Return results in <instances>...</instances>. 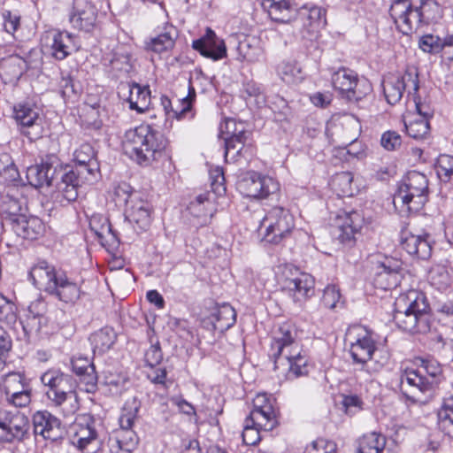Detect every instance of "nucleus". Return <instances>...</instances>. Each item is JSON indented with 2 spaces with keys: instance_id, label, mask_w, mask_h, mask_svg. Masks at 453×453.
Masks as SVG:
<instances>
[{
  "instance_id": "obj_1",
  "label": "nucleus",
  "mask_w": 453,
  "mask_h": 453,
  "mask_svg": "<svg viewBox=\"0 0 453 453\" xmlns=\"http://www.w3.org/2000/svg\"><path fill=\"white\" fill-rule=\"evenodd\" d=\"M269 357L278 376L293 380L309 373L308 357L301 353L296 328L288 323L281 325L273 336Z\"/></svg>"
},
{
  "instance_id": "obj_2",
  "label": "nucleus",
  "mask_w": 453,
  "mask_h": 453,
  "mask_svg": "<svg viewBox=\"0 0 453 453\" xmlns=\"http://www.w3.org/2000/svg\"><path fill=\"white\" fill-rule=\"evenodd\" d=\"M124 153L142 166L150 165L163 155L167 140L150 125L142 124L126 131L122 142Z\"/></svg>"
},
{
  "instance_id": "obj_3",
  "label": "nucleus",
  "mask_w": 453,
  "mask_h": 453,
  "mask_svg": "<svg viewBox=\"0 0 453 453\" xmlns=\"http://www.w3.org/2000/svg\"><path fill=\"white\" fill-rule=\"evenodd\" d=\"M396 326L410 334H426L431 330L429 304L424 293L410 289L395 302L393 315Z\"/></svg>"
},
{
  "instance_id": "obj_4",
  "label": "nucleus",
  "mask_w": 453,
  "mask_h": 453,
  "mask_svg": "<svg viewBox=\"0 0 453 453\" xmlns=\"http://www.w3.org/2000/svg\"><path fill=\"white\" fill-rule=\"evenodd\" d=\"M33 284L41 290L65 303H75L81 297V286L73 280L65 271L57 269L42 260L29 272Z\"/></svg>"
},
{
  "instance_id": "obj_5",
  "label": "nucleus",
  "mask_w": 453,
  "mask_h": 453,
  "mask_svg": "<svg viewBox=\"0 0 453 453\" xmlns=\"http://www.w3.org/2000/svg\"><path fill=\"white\" fill-rule=\"evenodd\" d=\"M41 381L48 388L45 391L47 398L60 408L64 416L70 417L77 412L80 403L75 391L76 382L72 375L50 369L42 374Z\"/></svg>"
},
{
  "instance_id": "obj_6",
  "label": "nucleus",
  "mask_w": 453,
  "mask_h": 453,
  "mask_svg": "<svg viewBox=\"0 0 453 453\" xmlns=\"http://www.w3.org/2000/svg\"><path fill=\"white\" fill-rule=\"evenodd\" d=\"M427 192L426 176L419 172H410L394 196V203H401L409 212H417L426 203Z\"/></svg>"
},
{
  "instance_id": "obj_7",
  "label": "nucleus",
  "mask_w": 453,
  "mask_h": 453,
  "mask_svg": "<svg viewBox=\"0 0 453 453\" xmlns=\"http://www.w3.org/2000/svg\"><path fill=\"white\" fill-rule=\"evenodd\" d=\"M139 405L134 407L125 405L119 417V429L110 435L107 446L111 453H132L138 444V436L133 430L137 419Z\"/></svg>"
},
{
  "instance_id": "obj_8",
  "label": "nucleus",
  "mask_w": 453,
  "mask_h": 453,
  "mask_svg": "<svg viewBox=\"0 0 453 453\" xmlns=\"http://www.w3.org/2000/svg\"><path fill=\"white\" fill-rule=\"evenodd\" d=\"M63 164L60 159L54 154L45 156L40 164H36L27 167L26 177L29 185L35 188L44 186L55 187L58 191V181L63 178L72 181L73 175L63 173Z\"/></svg>"
},
{
  "instance_id": "obj_9",
  "label": "nucleus",
  "mask_w": 453,
  "mask_h": 453,
  "mask_svg": "<svg viewBox=\"0 0 453 453\" xmlns=\"http://www.w3.org/2000/svg\"><path fill=\"white\" fill-rule=\"evenodd\" d=\"M279 284L281 290L291 296L296 302L308 298L314 293L313 277L291 265H284Z\"/></svg>"
},
{
  "instance_id": "obj_10",
  "label": "nucleus",
  "mask_w": 453,
  "mask_h": 453,
  "mask_svg": "<svg viewBox=\"0 0 453 453\" xmlns=\"http://www.w3.org/2000/svg\"><path fill=\"white\" fill-rule=\"evenodd\" d=\"M376 351V343L368 333L359 335L349 347L353 365L358 366L357 371L368 375L380 370L384 365V362L374 359Z\"/></svg>"
},
{
  "instance_id": "obj_11",
  "label": "nucleus",
  "mask_w": 453,
  "mask_h": 453,
  "mask_svg": "<svg viewBox=\"0 0 453 453\" xmlns=\"http://www.w3.org/2000/svg\"><path fill=\"white\" fill-rule=\"evenodd\" d=\"M262 225L265 226V241L277 244L291 233L295 221L288 210L276 206L265 214Z\"/></svg>"
},
{
  "instance_id": "obj_12",
  "label": "nucleus",
  "mask_w": 453,
  "mask_h": 453,
  "mask_svg": "<svg viewBox=\"0 0 453 453\" xmlns=\"http://www.w3.org/2000/svg\"><path fill=\"white\" fill-rule=\"evenodd\" d=\"M96 425L90 414L79 415L74 421L73 444L83 453H96L101 447Z\"/></svg>"
},
{
  "instance_id": "obj_13",
  "label": "nucleus",
  "mask_w": 453,
  "mask_h": 453,
  "mask_svg": "<svg viewBox=\"0 0 453 453\" xmlns=\"http://www.w3.org/2000/svg\"><path fill=\"white\" fill-rule=\"evenodd\" d=\"M29 419L19 411H0V442H20L29 437Z\"/></svg>"
},
{
  "instance_id": "obj_14",
  "label": "nucleus",
  "mask_w": 453,
  "mask_h": 453,
  "mask_svg": "<svg viewBox=\"0 0 453 453\" xmlns=\"http://www.w3.org/2000/svg\"><path fill=\"white\" fill-rule=\"evenodd\" d=\"M403 394L412 402H426L432 398L434 381L430 380L422 371L405 370L400 377Z\"/></svg>"
},
{
  "instance_id": "obj_15",
  "label": "nucleus",
  "mask_w": 453,
  "mask_h": 453,
  "mask_svg": "<svg viewBox=\"0 0 453 453\" xmlns=\"http://www.w3.org/2000/svg\"><path fill=\"white\" fill-rule=\"evenodd\" d=\"M382 88L388 104L395 105L402 99L404 90H407L408 96L418 94V73L406 71L403 75L390 74L383 80Z\"/></svg>"
},
{
  "instance_id": "obj_16",
  "label": "nucleus",
  "mask_w": 453,
  "mask_h": 453,
  "mask_svg": "<svg viewBox=\"0 0 453 453\" xmlns=\"http://www.w3.org/2000/svg\"><path fill=\"white\" fill-rule=\"evenodd\" d=\"M88 164L75 163L74 169L69 165H63V173L68 176L73 175L72 181L63 178L58 181V193H59L67 202H73L78 197V188L84 181H92L98 171H88Z\"/></svg>"
},
{
  "instance_id": "obj_17",
  "label": "nucleus",
  "mask_w": 453,
  "mask_h": 453,
  "mask_svg": "<svg viewBox=\"0 0 453 453\" xmlns=\"http://www.w3.org/2000/svg\"><path fill=\"white\" fill-rule=\"evenodd\" d=\"M240 191L247 197L264 199L274 195L280 188L272 177L256 172H249L238 183Z\"/></svg>"
},
{
  "instance_id": "obj_18",
  "label": "nucleus",
  "mask_w": 453,
  "mask_h": 453,
  "mask_svg": "<svg viewBox=\"0 0 453 453\" xmlns=\"http://www.w3.org/2000/svg\"><path fill=\"white\" fill-rule=\"evenodd\" d=\"M219 129L225 141V159L226 162H235L247 141L243 124L237 123L234 119H227L220 125Z\"/></svg>"
},
{
  "instance_id": "obj_19",
  "label": "nucleus",
  "mask_w": 453,
  "mask_h": 453,
  "mask_svg": "<svg viewBox=\"0 0 453 453\" xmlns=\"http://www.w3.org/2000/svg\"><path fill=\"white\" fill-rule=\"evenodd\" d=\"M10 226L12 231L23 239L35 240L44 230L42 221L37 217L27 218L24 214H17L15 211L8 212V215L0 221V227Z\"/></svg>"
},
{
  "instance_id": "obj_20",
  "label": "nucleus",
  "mask_w": 453,
  "mask_h": 453,
  "mask_svg": "<svg viewBox=\"0 0 453 453\" xmlns=\"http://www.w3.org/2000/svg\"><path fill=\"white\" fill-rule=\"evenodd\" d=\"M362 223L363 219L358 212H342L335 218L332 234L341 243L351 247L356 242V234L360 230Z\"/></svg>"
},
{
  "instance_id": "obj_21",
  "label": "nucleus",
  "mask_w": 453,
  "mask_h": 453,
  "mask_svg": "<svg viewBox=\"0 0 453 453\" xmlns=\"http://www.w3.org/2000/svg\"><path fill=\"white\" fill-rule=\"evenodd\" d=\"M402 264L392 257H385L377 263V272L373 278L376 288L391 289L400 285L402 280Z\"/></svg>"
},
{
  "instance_id": "obj_22",
  "label": "nucleus",
  "mask_w": 453,
  "mask_h": 453,
  "mask_svg": "<svg viewBox=\"0 0 453 453\" xmlns=\"http://www.w3.org/2000/svg\"><path fill=\"white\" fill-rule=\"evenodd\" d=\"M97 10L91 0H73L69 22L80 31L90 32L96 26Z\"/></svg>"
},
{
  "instance_id": "obj_23",
  "label": "nucleus",
  "mask_w": 453,
  "mask_h": 453,
  "mask_svg": "<svg viewBox=\"0 0 453 453\" xmlns=\"http://www.w3.org/2000/svg\"><path fill=\"white\" fill-rule=\"evenodd\" d=\"M334 88L349 100H360L365 92L357 87L360 83L357 74L349 68H340L332 75Z\"/></svg>"
},
{
  "instance_id": "obj_24",
  "label": "nucleus",
  "mask_w": 453,
  "mask_h": 453,
  "mask_svg": "<svg viewBox=\"0 0 453 453\" xmlns=\"http://www.w3.org/2000/svg\"><path fill=\"white\" fill-rule=\"evenodd\" d=\"M192 47L202 56L214 61L223 59L226 57V46L225 42L218 37L216 33L210 27L206 28V32L202 37L193 41Z\"/></svg>"
},
{
  "instance_id": "obj_25",
  "label": "nucleus",
  "mask_w": 453,
  "mask_h": 453,
  "mask_svg": "<svg viewBox=\"0 0 453 453\" xmlns=\"http://www.w3.org/2000/svg\"><path fill=\"white\" fill-rule=\"evenodd\" d=\"M14 119L20 125V132L30 141H35L42 137V127L38 122V112L27 105L14 107Z\"/></svg>"
},
{
  "instance_id": "obj_26",
  "label": "nucleus",
  "mask_w": 453,
  "mask_h": 453,
  "mask_svg": "<svg viewBox=\"0 0 453 453\" xmlns=\"http://www.w3.org/2000/svg\"><path fill=\"white\" fill-rule=\"evenodd\" d=\"M401 246L406 252L419 259H428L432 254V238L428 234H413L403 232L401 235Z\"/></svg>"
},
{
  "instance_id": "obj_27",
  "label": "nucleus",
  "mask_w": 453,
  "mask_h": 453,
  "mask_svg": "<svg viewBox=\"0 0 453 453\" xmlns=\"http://www.w3.org/2000/svg\"><path fill=\"white\" fill-rule=\"evenodd\" d=\"M34 432L46 440L57 441L62 435L60 420L48 411H37L33 416Z\"/></svg>"
},
{
  "instance_id": "obj_28",
  "label": "nucleus",
  "mask_w": 453,
  "mask_h": 453,
  "mask_svg": "<svg viewBox=\"0 0 453 453\" xmlns=\"http://www.w3.org/2000/svg\"><path fill=\"white\" fill-rule=\"evenodd\" d=\"M126 219L141 231L146 230L150 224V205L142 199L140 195H134V200L126 207Z\"/></svg>"
},
{
  "instance_id": "obj_29",
  "label": "nucleus",
  "mask_w": 453,
  "mask_h": 453,
  "mask_svg": "<svg viewBox=\"0 0 453 453\" xmlns=\"http://www.w3.org/2000/svg\"><path fill=\"white\" fill-rule=\"evenodd\" d=\"M326 9L317 5H303L298 11L295 10V22L301 23L307 29L316 30L326 25Z\"/></svg>"
},
{
  "instance_id": "obj_30",
  "label": "nucleus",
  "mask_w": 453,
  "mask_h": 453,
  "mask_svg": "<svg viewBox=\"0 0 453 453\" xmlns=\"http://www.w3.org/2000/svg\"><path fill=\"white\" fill-rule=\"evenodd\" d=\"M119 89V94L123 93L125 95L126 92L128 93L127 100L131 110L144 112L149 108L150 104V90L149 87H142L133 82L122 84Z\"/></svg>"
},
{
  "instance_id": "obj_31",
  "label": "nucleus",
  "mask_w": 453,
  "mask_h": 453,
  "mask_svg": "<svg viewBox=\"0 0 453 453\" xmlns=\"http://www.w3.org/2000/svg\"><path fill=\"white\" fill-rule=\"evenodd\" d=\"M73 36L65 31H56L52 33L50 50V55L56 60L65 59L74 50Z\"/></svg>"
},
{
  "instance_id": "obj_32",
  "label": "nucleus",
  "mask_w": 453,
  "mask_h": 453,
  "mask_svg": "<svg viewBox=\"0 0 453 453\" xmlns=\"http://www.w3.org/2000/svg\"><path fill=\"white\" fill-rule=\"evenodd\" d=\"M178 37V30L172 24L165 23L157 36L147 43V49L156 53H163L171 50Z\"/></svg>"
},
{
  "instance_id": "obj_33",
  "label": "nucleus",
  "mask_w": 453,
  "mask_h": 453,
  "mask_svg": "<svg viewBox=\"0 0 453 453\" xmlns=\"http://www.w3.org/2000/svg\"><path fill=\"white\" fill-rule=\"evenodd\" d=\"M209 319L214 330L223 333L234 325L236 321V311L229 303H225L216 306L212 310Z\"/></svg>"
},
{
  "instance_id": "obj_34",
  "label": "nucleus",
  "mask_w": 453,
  "mask_h": 453,
  "mask_svg": "<svg viewBox=\"0 0 453 453\" xmlns=\"http://www.w3.org/2000/svg\"><path fill=\"white\" fill-rule=\"evenodd\" d=\"M262 6L272 19L282 23L291 21L295 12L289 0H263Z\"/></svg>"
},
{
  "instance_id": "obj_35",
  "label": "nucleus",
  "mask_w": 453,
  "mask_h": 453,
  "mask_svg": "<svg viewBox=\"0 0 453 453\" xmlns=\"http://www.w3.org/2000/svg\"><path fill=\"white\" fill-rule=\"evenodd\" d=\"M117 334L112 327L104 326L89 336L94 354L102 355L108 351L115 343Z\"/></svg>"
},
{
  "instance_id": "obj_36",
  "label": "nucleus",
  "mask_w": 453,
  "mask_h": 453,
  "mask_svg": "<svg viewBox=\"0 0 453 453\" xmlns=\"http://www.w3.org/2000/svg\"><path fill=\"white\" fill-rule=\"evenodd\" d=\"M246 418H248V423L256 424L265 431H272L278 424L272 404H265L261 409L252 410Z\"/></svg>"
},
{
  "instance_id": "obj_37",
  "label": "nucleus",
  "mask_w": 453,
  "mask_h": 453,
  "mask_svg": "<svg viewBox=\"0 0 453 453\" xmlns=\"http://www.w3.org/2000/svg\"><path fill=\"white\" fill-rule=\"evenodd\" d=\"M240 59L248 62H257L264 56V50L260 47L257 38H246L240 42L237 47Z\"/></svg>"
},
{
  "instance_id": "obj_38",
  "label": "nucleus",
  "mask_w": 453,
  "mask_h": 453,
  "mask_svg": "<svg viewBox=\"0 0 453 453\" xmlns=\"http://www.w3.org/2000/svg\"><path fill=\"white\" fill-rule=\"evenodd\" d=\"M0 180L4 184H16L20 180L19 172L10 154L0 153Z\"/></svg>"
},
{
  "instance_id": "obj_39",
  "label": "nucleus",
  "mask_w": 453,
  "mask_h": 453,
  "mask_svg": "<svg viewBox=\"0 0 453 453\" xmlns=\"http://www.w3.org/2000/svg\"><path fill=\"white\" fill-rule=\"evenodd\" d=\"M386 445V439L375 432L363 435L358 440L357 453H380Z\"/></svg>"
},
{
  "instance_id": "obj_40",
  "label": "nucleus",
  "mask_w": 453,
  "mask_h": 453,
  "mask_svg": "<svg viewBox=\"0 0 453 453\" xmlns=\"http://www.w3.org/2000/svg\"><path fill=\"white\" fill-rule=\"evenodd\" d=\"M267 106L274 114V119L281 122L287 120L291 114L288 102L279 95L265 96Z\"/></svg>"
},
{
  "instance_id": "obj_41",
  "label": "nucleus",
  "mask_w": 453,
  "mask_h": 453,
  "mask_svg": "<svg viewBox=\"0 0 453 453\" xmlns=\"http://www.w3.org/2000/svg\"><path fill=\"white\" fill-rule=\"evenodd\" d=\"M46 317H35L32 315H26L25 319L18 323V326L21 327L23 336H19L20 340L28 342L30 337L40 332L42 326L46 325Z\"/></svg>"
},
{
  "instance_id": "obj_42",
  "label": "nucleus",
  "mask_w": 453,
  "mask_h": 453,
  "mask_svg": "<svg viewBox=\"0 0 453 453\" xmlns=\"http://www.w3.org/2000/svg\"><path fill=\"white\" fill-rule=\"evenodd\" d=\"M405 17L408 18V19L405 21L404 19H403L397 26L398 30L403 35H410L420 27L426 25L425 22H423L418 6L411 5Z\"/></svg>"
},
{
  "instance_id": "obj_43",
  "label": "nucleus",
  "mask_w": 453,
  "mask_h": 453,
  "mask_svg": "<svg viewBox=\"0 0 453 453\" xmlns=\"http://www.w3.org/2000/svg\"><path fill=\"white\" fill-rule=\"evenodd\" d=\"M74 161L78 164H88V171H99V163L94 148L89 143H82L74 151Z\"/></svg>"
},
{
  "instance_id": "obj_44",
  "label": "nucleus",
  "mask_w": 453,
  "mask_h": 453,
  "mask_svg": "<svg viewBox=\"0 0 453 453\" xmlns=\"http://www.w3.org/2000/svg\"><path fill=\"white\" fill-rule=\"evenodd\" d=\"M428 279L432 286L439 290H445L450 285V275L446 266L435 265L428 273Z\"/></svg>"
},
{
  "instance_id": "obj_45",
  "label": "nucleus",
  "mask_w": 453,
  "mask_h": 453,
  "mask_svg": "<svg viewBox=\"0 0 453 453\" xmlns=\"http://www.w3.org/2000/svg\"><path fill=\"white\" fill-rule=\"evenodd\" d=\"M438 422L441 428L453 437V396L444 400L438 411Z\"/></svg>"
},
{
  "instance_id": "obj_46",
  "label": "nucleus",
  "mask_w": 453,
  "mask_h": 453,
  "mask_svg": "<svg viewBox=\"0 0 453 453\" xmlns=\"http://www.w3.org/2000/svg\"><path fill=\"white\" fill-rule=\"evenodd\" d=\"M418 7L423 22L426 25L435 22L441 18V8L435 0H420Z\"/></svg>"
},
{
  "instance_id": "obj_47",
  "label": "nucleus",
  "mask_w": 453,
  "mask_h": 453,
  "mask_svg": "<svg viewBox=\"0 0 453 453\" xmlns=\"http://www.w3.org/2000/svg\"><path fill=\"white\" fill-rule=\"evenodd\" d=\"M29 388L26 378L19 372H12L5 376L4 380V389L6 395H15L19 391L26 390Z\"/></svg>"
},
{
  "instance_id": "obj_48",
  "label": "nucleus",
  "mask_w": 453,
  "mask_h": 453,
  "mask_svg": "<svg viewBox=\"0 0 453 453\" xmlns=\"http://www.w3.org/2000/svg\"><path fill=\"white\" fill-rule=\"evenodd\" d=\"M353 175L349 172H342L337 173L333 179V186L342 196H352L354 189L352 188Z\"/></svg>"
},
{
  "instance_id": "obj_49",
  "label": "nucleus",
  "mask_w": 453,
  "mask_h": 453,
  "mask_svg": "<svg viewBox=\"0 0 453 453\" xmlns=\"http://www.w3.org/2000/svg\"><path fill=\"white\" fill-rule=\"evenodd\" d=\"M17 319V307L15 304L0 294V321L7 326H14L16 327Z\"/></svg>"
},
{
  "instance_id": "obj_50",
  "label": "nucleus",
  "mask_w": 453,
  "mask_h": 453,
  "mask_svg": "<svg viewBox=\"0 0 453 453\" xmlns=\"http://www.w3.org/2000/svg\"><path fill=\"white\" fill-rule=\"evenodd\" d=\"M405 129L409 136L414 139H425L429 134L430 125L426 119H417L405 123Z\"/></svg>"
},
{
  "instance_id": "obj_51",
  "label": "nucleus",
  "mask_w": 453,
  "mask_h": 453,
  "mask_svg": "<svg viewBox=\"0 0 453 453\" xmlns=\"http://www.w3.org/2000/svg\"><path fill=\"white\" fill-rule=\"evenodd\" d=\"M61 95L64 98H72L77 96L81 87L79 81H75L70 73H63L59 81Z\"/></svg>"
},
{
  "instance_id": "obj_52",
  "label": "nucleus",
  "mask_w": 453,
  "mask_h": 453,
  "mask_svg": "<svg viewBox=\"0 0 453 453\" xmlns=\"http://www.w3.org/2000/svg\"><path fill=\"white\" fill-rule=\"evenodd\" d=\"M134 195H140L133 190L131 186L126 182H121L115 186L113 190V197L117 205H125L126 207L134 200Z\"/></svg>"
},
{
  "instance_id": "obj_53",
  "label": "nucleus",
  "mask_w": 453,
  "mask_h": 453,
  "mask_svg": "<svg viewBox=\"0 0 453 453\" xmlns=\"http://www.w3.org/2000/svg\"><path fill=\"white\" fill-rule=\"evenodd\" d=\"M443 39L438 35L427 34L418 40V47L421 50L430 54H438L443 50Z\"/></svg>"
},
{
  "instance_id": "obj_54",
  "label": "nucleus",
  "mask_w": 453,
  "mask_h": 453,
  "mask_svg": "<svg viewBox=\"0 0 453 453\" xmlns=\"http://www.w3.org/2000/svg\"><path fill=\"white\" fill-rule=\"evenodd\" d=\"M435 166L438 177L442 181H449L453 174V156L447 154L440 155Z\"/></svg>"
},
{
  "instance_id": "obj_55",
  "label": "nucleus",
  "mask_w": 453,
  "mask_h": 453,
  "mask_svg": "<svg viewBox=\"0 0 453 453\" xmlns=\"http://www.w3.org/2000/svg\"><path fill=\"white\" fill-rule=\"evenodd\" d=\"M411 5L412 4L409 0H395L393 2L389 9V14L394 19L396 27L403 19H404L405 21L408 19L405 15L408 13Z\"/></svg>"
},
{
  "instance_id": "obj_56",
  "label": "nucleus",
  "mask_w": 453,
  "mask_h": 453,
  "mask_svg": "<svg viewBox=\"0 0 453 453\" xmlns=\"http://www.w3.org/2000/svg\"><path fill=\"white\" fill-rule=\"evenodd\" d=\"M144 359L146 364L151 368L160 364L163 359V352L158 341L153 342L150 340V347L145 351Z\"/></svg>"
},
{
  "instance_id": "obj_57",
  "label": "nucleus",
  "mask_w": 453,
  "mask_h": 453,
  "mask_svg": "<svg viewBox=\"0 0 453 453\" xmlns=\"http://www.w3.org/2000/svg\"><path fill=\"white\" fill-rule=\"evenodd\" d=\"M380 144L385 150L394 151L401 147L402 137L397 132L388 130L382 134Z\"/></svg>"
},
{
  "instance_id": "obj_58",
  "label": "nucleus",
  "mask_w": 453,
  "mask_h": 453,
  "mask_svg": "<svg viewBox=\"0 0 453 453\" xmlns=\"http://www.w3.org/2000/svg\"><path fill=\"white\" fill-rule=\"evenodd\" d=\"M243 91L249 97H254L255 103L258 107L265 104V95L262 91L260 85L253 81L246 82L243 85Z\"/></svg>"
},
{
  "instance_id": "obj_59",
  "label": "nucleus",
  "mask_w": 453,
  "mask_h": 453,
  "mask_svg": "<svg viewBox=\"0 0 453 453\" xmlns=\"http://www.w3.org/2000/svg\"><path fill=\"white\" fill-rule=\"evenodd\" d=\"M259 426L256 424L248 423V418L244 421L242 431V441L246 445H256L260 441Z\"/></svg>"
},
{
  "instance_id": "obj_60",
  "label": "nucleus",
  "mask_w": 453,
  "mask_h": 453,
  "mask_svg": "<svg viewBox=\"0 0 453 453\" xmlns=\"http://www.w3.org/2000/svg\"><path fill=\"white\" fill-rule=\"evenodd\" d=\"M312 450L317 453H336V445L331 441L319 438L311 442L305 453H310Z\"/></svg>"
},
{
  "instance_id": "obj_61",
  "label": "nucleus",
  "mask_w": 453,
  "mask_h": 453,
  "mask_svg": "<svg viewBox=\"0 0 453 453\" xmlns=\"http://www.w3.org/2000/svg\"><path fill=\"white\" fill-rule=\"evenodd\" d=\"M340 297V291L335 286H327L322 296V305L328 309H334L339 302Z\"/></svg>"
},
{
  "instance_id": "obj_62",
  "label": "nucleus",
  "mask_w": 453,
  "mask_h": 453,
  "mask_svg": "<svg viewBox=\"0 0 453 453\" xmlns=\"http://www.w3.org/2000/svg\"><path fill=\"white\" fill-rule=\"evenodd\" d=\"M418 371H422L430 380L434 381V388L437 387L439 383L438 378L441 375V368L438 363L432 361L424 362L423 366Z\"/></svg>"
},
{
  "instance_id": "obj_63",
  "label": "nucleus",
  "mask_w": 453,
  "mask_h": 453,
  "mask_svg": "<svg viewBox=\"0 0 453 453\" xmlns=\"http://www.w3.org/2000/svg\"><path fill=\"white\" fill-rule=\"evenodd\" d=\"M81 382L85 384L87 392H94L96 389L97 375L95 367H89V371L80 375Z\"/></svg>"
},
{
  "instance_id": "obj_64",
  "label": "nucleus",
  "mask_w": 453,
  "mask_h": 453,
  "mask_svg": "<svg viewBox=\"0 0 453 453\" xmlns=\"http://www.w3.org/2000/svg\"><path fill=\"white\" fill-rule=\"evenodd\" d=\"M342 405L347 414H354L356 411L362 409L363 402L357 395H349L343 396Z\"/></svg>"
}]
</instances>
